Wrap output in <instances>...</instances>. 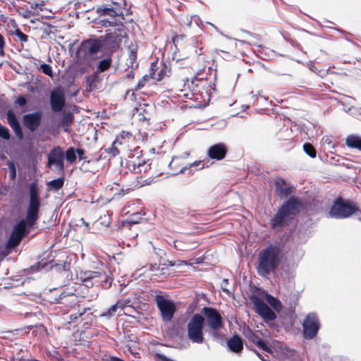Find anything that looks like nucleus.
Returning a JSON list of instances; mask_svg holds the SVG:
<instances>
[{"mask_svg": "<svg viewBox=\"0 0 361 361\" xmlns=\"http://www.w3.org/2000/svg\"><path fill=\"white\" fill-rule=\"evenodd\" d=\"M39 205L37 190L35 185L32 184L30 186V204L27 211L26 220H21L14 226L8 242L9 247H13L19 244L25 234L27 224L29 226H32L35 224L38 218Z\"/></svg>", "mask_w": 361, "mask_h": 361, "instance_id": "nucleus-1", "label": "nucleus"}, {"mask_svg": "<svg viewBox=\"0 0 361 361\" xmlns=\"http://www.w3.org/2000/svg\"><path fill=\"white\" fill-rule=\"evenodd\" d=\"M283 252L278 245L263 249L258 255L257 270L260 276H266L274 272L281 262Z\"/></svg>", "mask_w": 361, "mask_h": 361, "instance_id": "nucleus-2", "label": "nucleus"}, {"mask_svg": "<svg viewBox=\"0 0 361 361\" xmlns=\"http://www.w3.org/2000/svg\"><path fill=\"white\" fill-rule=\"evenodd\" d=\"M116 20L111 21L109 18H104L100 20L102 25L104 27H114V30L111 29L108 30L104 40L105 45L111 49L117 48L126 36V31L123 26L116 25Z\"/></svg>", "mask_w": 361, "mask_h": 361, "instance_id": "nucleus-3", "label": "nucleus"}, {"mask_svg": "<svg viewBox=\"0 0 361 361\" xmlns=\"http://www.w3.org/2000/svg\"><path fill=\"white\" fill-rule=\"evenodd\" d=\"M300 206V204L298 199L295 197L289 199L271 219V226L273 228L281 227L285 221L298 212Z\"/></svg>", "mask_w": 361, "mask_h": 361, "instance_id": "nucleus-4", "label": "nucleus"}, {"mask_svg": "<svg viewBox=\"0 0 361 361\" xmlns=\"http://www.w3.org/2000/svg\"><path fill=\"white\" fill-rule=\"evenodd\" d=\"M111 273L108 274L103 271H87L81 272L79 276V280L87 287H92L94 284H101L104 287H109L113 281L110 276Z\"/></svg>", "mask_w": 361, "mask_h": 361, "instance_id": "nucleus-5", "label": "nucleus"}, {"mask_svg": "<svg viewBox=\"0 0 361 361\" xmlns=\"http://www.w3.org/2000/svg\"><path fill=\"white\" fill-rule=\"evenodd\" d=\"M204 324V318L201 314H195L188 323V337L192 343H203Z\"/></svg>", "mask_w": 361, "mask_h": 361, "instance_id": "nucleus-6", "label": "nucleus"}, {"mask_svg": "<svg viewBox=\"0 0 361 361\" xmlns=\"http://www.w3.org/2000/svg\"><path fill=\"white\" fill-rule=\"evenodd\" d=\"M356 211L357 207L355 204L339 199L333 204L329 214L334 218L344 219L349 217Z\"/></svg>", "mask_w": 361, "mask_h": 361, "instance_id": "nucleus-7", "label": "nucleus"}, {"mask_svg": "<svg viewBox=\"0 0 361 361\" xmlns=\"http://www.w3.org/2000/svg\"><path fill=\"white\" fill-rule=\"evenodd\" d=\"M155 302L161 312L163 320L165 322L171 321L176 311L173 302L166 299L163 295H159L155 297Z\"/></svg>", "mask_w": 361, "mask_h": 361, "instance_id": "nucleus-8", "label": "nucleus"}, {"mask_svg": "<svg viewBox=\"0 0 361 361\" xmlns=\"http://www.w3.org/2000/svg\"><path fill=\"white\" fill-rule=\"evenodd\" d=\"M304 335L307 338H314L319 329V320L314 313L307 315L302 324Z\"/></svg>", "mask_w": 361, "mask_h": 361, "instance_id": "nucleus-9", "label": "nucleus"}, {"mask_svg": "<svg viewBox=\"0 0 361 361\" xmlns=\"http://www.w3.org/2000/svg\"><path fill=\"white\" fill-rule=\"evenodd\" d=\"M63 159L64 154L62 149L59 147H55L49 154V166H54L56 170L62 172L64 170Z\"/></svg>", "mask_w": 361, "mask_h": 361, "instance_id": "nucleus-10", "label": "nucleus"}, {"mask_svg": "<svg viewBox=\"0 0 361 361\" xmlns=\"http://www.w3.org/2000/svg\"><path fill=\"white\" fill-rule=\"evenodd\" d=\"M202 313L206 317L207 324L211 329H217L221 326V317L216 310L204 307Z\"/></svg>", "mask_w": 361, "mask_h": 361, "instance_id": "nucleus-11", "label": "nucleus"}, {"mask_svg": "<svg viewBox=\"0 0 361 361\" xmlns=\"http://www.w3.org/2000/svg\"><path fill=\"white\" fill-rule=\"evenodd\" d=\"M50 104L51 109L55 112L61 111L65 104V95L63 91L60 89H56L50 94Z\"/></svg>", "mask_w": 361, "mask_h": 361, "instance_id": "nucleus-12", "label": "nucleus"}, {"mask_svg": "<svg viewBox=\"0 0 361 361\" xmlns=\"http://www.w3.org/2000/svg\"><path fill=\"white\" fill-rule=\"evenodd\" d=\"M256 312L266 321H272L276 319V314L273 311L262 301L256 299L254 301Z\"/></svg>", "mask_w": 361, "mask_h": 361, "instance_id": "nucleus-13", "label": "nucleus"}, {"mask_svg": "<svg viewBox=\"0 0 361 361\" xmlns=\"http://www.w3.org/2000/svg\"><path fill=\"white\" fill-rule=\"evenodd\" d=\"M170 70L165 64L161 63L160 66H158L157 63H153L151 66L149 77L157 81H160L165 76H168Z\"/></svg>", "mask_w": 361, "mask_h": 361, "instance_id": "nucleus-14", "label": "nucleus"}, {"mask_svg": "<svg viewBox=\"0 0 361 361\" xmlns=\"http://www.w3.org/2000/svg\"><path fill=\"white\" fill-rule=\"evenodd\" d=\"M42 116L39 111L26 114L23 116L24 125L31 131H35L40 124Z\"/></svg>", "mask_w": 361, "mask_h": 361, "instance_id": "nucleus-15", "label": "nucleus"}, {"mask_svg": "<svg viewBox=\"0 0 361 361\" xmlns=\"http://www.w3.org/2000/svg\"><path fill=\"white\" fill-rule=\"evenodd\" d=\"M227 149L224 144L219 143L211 146L207 151V155L212 159L221 160L226 154Z\"/></svg>", "mask_w": 361, "mask_h": 361, "instance_id": "nucleus-16", "label": "nucleus"}, {"mask_svg": "<svg viewBox=\"0 0 361 361\" xmlns=\"http://www.w3.org/2000/svg\"><path fill=\"white\" fill-rule=\"evenodd\" d=\"M128 164L130 169L137 173L146 171L149 166L147 164L144 159H141L139 157H132L131 159L128 161Z\"/></svg>", "mask_w": 361, "mask_h": 361, "instance_id": "nucleus-17", "label": "nucleus"}, {"mask_svg": "<svg viewBox=\"0 0 361 361\" xmlns=\"http://www.w3.org/2000/svg\"><path fill=\"white\" fill-rule=\"evenodd\" d=\"M101 47V41L97 39H89L82 43L81 49L87 51L90 54H94L100 50Z\"/></svg>", "mask_w": 361, "mask_h": 361, "instance_id": "nucleus-18", "label": "nucleus"}, {"mask_svg": "<svg viewBox=\"0 0 361 361\" xmlns=\"http://www.w3.org/2000/svg\"><path fill=\"white\" fill-rule=\"evenodd\" d=\"M275 187L277 194L281 197H286L291 192L292 187L282 179L275 180Z\"/></svg>", "mask_w": 361, "mask_h": 361, "instance_id": "nucleus-19", "label": "nucleus"}, {"mask_svg": "<svg viewBox=\"0 0 361 361\" xmlns=\"http://www.w3.org/2000/svg\"><path fill=\"white\" fill-rule=\"evenodd\" d=\"M7 120L8 123L11 127V128L13 130L16 135L21 139L23 137V132L21 130V128L19 125L18 121H17L14 114L8 111L7 113Z\"/></svg>", "mask_w": 361, "mask_h": 361, "instance_id": "nucleus-20", "label": "nucleus"}, {"mask_svg": "<svg viewBox=\"0 0 361 361\" xmlns=\"http://www.w3.org/2000/svg\"><path fill=\"white\" fill-rule=\"evenodd\" d=\"M228 348L235 353H239L243 349V342L238 336H233L228 341Z\"/></svg>", "mask_w": 361, "mask_h": 361, "instance_id": "nucleus-21", "label": "nucleus"}, {"mask_svg": "<svg viewBox=\"0 0 361 361\" xmlns=\"http://www.w3.org/2000/svg\"><path fill=\"white\" fill-rule=\"evenodd\" d=\"M97 12L101 15H104L105 16H109L111 18L118 16L120 15V13H121V11H117L116 9L113 8L111 7H109L107 6H104L98 8Z\"/></svg>", "mask_w": 361, "mask_h": 361, "instance_id": "nucleus-22", "label": "nucleus"}, {"mask_svg": "<svg viewBox=\"0 0 361 361\" xmlns=\"http://www.w3.org/2000/svg\"><path fill=\"white\" fill-rule=\"evenodd\" d=\"M346 145L350 148H356L361 150V137L355 135H350L346 138Z\"/></svg>", "mask_w": 361, "mask_h": 361, "instance_id": "nucleus-23", "label": "nucleus"}, {"mask_svg": "<svg viewBox=\"0 0 361 361\" xmlns=\"http://www.w3.org/2000/svg\"><path fill=\"white\" fill-rule=\"evenodd\" d=\"M265 299L267 301V302L276 310V311H280L281 309V304L280 301H279L277 299L274 298L273 296L267 294L265 295Z\"/></svg>", "mask_w": 361, "mask_h": 361, "instance_id": "nucleus-24", "label": "nucleus"}, {"mask_svg": "<svg viewBox=\"0 0 361 361\" xmlns=\"http://www.w3.org/2000/svg\"><path fill=\"white\" fill-rule=\"evenodd\" d=\"M111 59L109 58L104 59L99 61L97 67V71L99 72H103L109 68L111 65Z\"/></svg>", "mask_w": 361, "mask_h": 361, "instance_id": "nucleus-25", "label": "nucleus"}, {"mask_svg": "<svg viewBox=\"0 0 361 361\" xmlns=\"http://www.w3.org/2000/svg\"><path fill=\"white\" fill-rule=\"evenodd\" d=\"M303 149L307 154L310 157L314 158L316 157V150L314 147L310 143H305L303 145Z\"/></svg>", "mask_w": 361, "mask_h": 361, "instance_id": "nucleus-26", "label": "nucleus"}, {"mask_svg": "<svg viewBox=\"0 0 361 361\" xmlns=\"http://www.w3.org/2000/svg\"><path fill=\"white\" fill-rule=\"evenodd\" d=\"M163 266H166V267H168V266H170V267H173V266H176V267H180L182 265H191L190 263H189L188 261H184V260H178V261H175V262H171V261H167L166 263H164L162 264Z\"/></svg>", "mask_w": 361, "mask_h": 361, "instance_id": "nucleus-27", "label": "nucleus"}, {"mask_svg": "<svg viewBox=\"0 0 361 361\" xmlns=\"http://www.w3.org/2000/svg\"><path fill=\"white\" fill-rule=\"evenodd\" d=\"M119 305H120V304H115V305H112L108 310L104 312L101 314V316L105 317H112L116 312L117 310L118 309Z\"/></svg>", "mask_w": 361, "mask_h": 361, "instance_id": "nucleus-28", "label": "nucleus"}, {"mask_svg": "<svg viewBox=\"0 0 361 361\" xmlns=\"http://www.w3.org/2000/svg\"><path fill=\"white\" fill-rule=\"evenodd\" d=\"M49 185L51 188L58 190L63 186V180L62 178L55 179V180L50 181Z\"/></svg>", "mask_w": 361, "mask_h": 361, "instance_id": "nucleus-29", "label": "nucleus"}, {"mask_svg": "<svg viewBox=\"0 0 361 361\" xmlns=\"http://www.w3.org/2000/svg\"><path fill=\"white\" fill-rule=\"evenodd\" d=\"M253 342L257 344V345L259 348H261L262 350L265 351H269V347L267 345V344L260 338H259L257 336H255L252 339Z\"/></svg>", "mask_w": 361, "mask_h": 361, "instance_id": "nucleus-30", "label": "nucleus"}, {"mask_svg": "<svg viewBox=\"0 0 361 361\" xmlns=\"http://www.w3.org/2000/svg\"><path fill=\"white\" fill-rule=\"evenodd\" d=\"M40 70L46 75L53 77V71L51 67L46 63L41 64Z\"/></svg>", "mask_w": 361, "mask_h": 361, "instance_id": "nucleus-31", "label": "nucleus"}, {"mask_svg": "<svg viewBox=\"0 0 361 361\" xmlns=\"http://www.w3.org/2000/svg\"><path fill=\"white\" fill-rule=\"evenodd\" d=\"M66 158L67 161L70 162H73L76 159V156L73 148H70L66 151Z\"/></svg>", "mask_w": 361, "mask_h": 361, "instance_id": "nucleus-32", "label": "nucleus"}, {"mask_svg": "<svg viewBox=\"0 0 361 361\" xmlns=\"http://www.w3.org/2000/svg\"><path fill=\"white\" fill-rule=\"evenodd\" d=\"M174 247L176 249L178 250H190L192 247L188 245H184L182 241L180 240H175L173 242Z\"/></svg>", "mask_w": 361, "mask_h": 361, "instance_id": "nucleus-33", "label": "nucleus"}, {"mask_svg": "<svg viewBox=\"0 0 361 361\" xmlns=\"http://www.w3.org/2000/svg\"><path fill=\"white\" fill-rule=\"evenodd\" d=\"M0 137L5 139L8 140L10 138L9 130L5 126H3L0 124Z\"/></svg>", "mask_w": 361, "mask_h": 361, "instance_id": "nucleus-34", "label": "nucleus"}, {"mask_svg": "<svg viewBox=\"0 0 361 361\" xmlns=\"http://www.w3.org/2000/svg\"><path fill=\"white\" fill-rule=\"evenodd\" d=\"M15 35L18 37V39L23 42H26L28 40V36L23 32H22L20 29H17L15 31Z\"/></svg>", "mask_w": 361, "mask_h": 361, "instance_id": "nucleus-35", "label": "nucleus"}, {"mask_svg": "<svg viewBox=\"0 0 361 361\" xmlns=\"http://www.w3.org/2000/svg\"><path fill=\"white\" fill-rule=\"evenodd\" d=\"M76 226L80 227L83 226L85 231H89L90 228V224L87 222H86L82 218L80 219L78 221Z\"/></svg>", "mask_w": 361, "mask_h": 361, "instance_id": "nucleus-36", "label": "nucleus"}, {"mask_svg": "<svg viewBox=\"0 0 361 361\" xmlns=\"http://www.w3.org/2000/svg\"><path fill=\"white\" fill-rule=\"evenodd\" d=\"M149 78H150L149 75H144L142 77V78L141 80H140V81L138 82L136 89L139 90V89L143 87L145 85L147 80H148Z\"/></svg>", "mask_w": 361, "mask_h": 361, "instance_id": "nucleus-37", "label": "nucleus"}, {"mask_svg": "<svg viewBox=\"0 0 361 361\" xmlns=\"http://www.w3.org/2000/svg\"><path fill=\"white\" fill-rule=\"evenodd\" d=\"M45 4L44 1H41L39 3H37V2H32L31 4V8H35V9H39L40 11H42L43 10V8Z\"/></svg>", "mask_w": 361, "mask_h": 361, "instance_id": "nucleus-38", "label": "nucleus"}, {"mask_svg": "<svg viewBox=\"0 0 361 361\" xmlns=\"http://www.w3.org/2000/svg\"><path fill=\"white\" fill-rule=\"evenodd\" d=\"M117 142L118 141L115 140L114 142L113 143L112 147L108 149V152L111 153L114 156L116 155L118 153V150L116 149V147H115Z\"/></svg>", "mask_w": 361, "mask_h": 361, "instance_id": "nucleus-39", "label": "nucleus"}, {"mask_svg": "<svg viewBox=\"0 0 361 361\" xmlns=\"http://www.w3.org/2000/svg\"><path fill=\"white\" fill-rule=\"evenodd\" d=\"M16 104L20 106H23L26 104V99L23 97H18L16 99Z\"/></svg>", "mask_w": 361, "mask_h": 361, "instance_id": "nucleus-40", "label": "nucleus"}, {"mask_svg": "<svg viewBox=\"0 0 361 361\" xmlns=\"http://www.w3.org/2000/svg\"><path fill=\"white\" fill-rule=\"evenodd\" d=\"M4 46V37L0 35V54H3V48Z\"/></svg>", "mask_w": 361, "mask_h": 361, "instance_id": "nucleus-41", "label": "nucleus"}, {"mask_svg": "<svg viewBox=\"0 0 361 361\" xmlns=\"http://www.w3.org/2000/svg\"><path fill=\"white\" fill-rule=\"evenodd\" d=\"M116 304H120V305L118 306V309L121 310H124L127 307L126 302H124L123 301H118Z\"/></svg>", "mask_w": 361, "mask_h": 361, "instance_id": "nucleus-42", "label": "nucleus"}, {"mask_svg": "<svg viewBox=\"0 0 361 361\" xmlns=\"http://www.w3.org/2000/svg\"><path fill=\"white\" fill-rule=\"evenodd\" d=\"M16 169H15V167L13 166H12V167L11 168V178H14L16 177Z\"/></svg>", "mask_w": 361, "mask_h": 361, "instance_id": "nucleus-43", "label": "nucleus"}, {"mask_svg": "<svg viewBox=\"0 0 361 361\" xmlns=\"http://www.w3.org/2000/svg\"><path fill=\"white\" fill-rule=\"evenodd\" d=\"M323 140L325 143H326L329 145L331 144V141L329 137H324Z\"/></svg>", "mask_w": 361, "mask_h": 361, "instance_id": "nucleus-44", "label": "nucleus"}, {"mask_svg": "<svg viewBox=\"0 0 361 361\" xmlns=\"http://www.w3.org/2000/svg\"><path fill=\"white\" fill-rule=\"evenodd\" d=\"M70 317H71V319H73H73H76L78 318V316H77V315H75V314H71V315L70 316Z\"/></svg>", "mask_w": 361, "mask_h": 361, "instance_id": "nucleus-45", "label": "nucleus"}, {"mask_svg": "<svg viewBox=\"0 0 361 361\" xmlns=\"http://www.w3.org/2000/svg\"><path fill=\"white\" fill-rule=\"evenodd\" d=\"M192 18H193V20L195 21L196 24H197V25H198L197 21V20H199L198 17H197V16H193V17H192Z\"/></svg>", "mask_w": 361, "mask_h": 361, "instance_id": "nucleus-46", "label": "nucleus"}, {"mask_svg": "<svg viewBox=\"0 0 361 361\" xmlns=\"http://www.w3.org/2000/svg\"><path fill=\"white\" fill-rule=\"evenodd\" d=\"M77 152L78 153L79 155H82L83 154V152L81 149H78Z\"/></svg>", "mask_w": 361, "mask_h": 361, "instance_id": "nucleus-47", "label": "nucleus"}]
</instances>
